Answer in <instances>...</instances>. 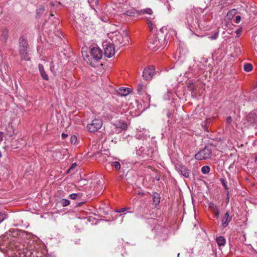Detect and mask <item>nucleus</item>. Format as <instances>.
Returning a JSON list of instances; mask_svg holds the SVG:
<instances>
[{
	"label": "nucleus",
	"instance_id": "obj_1",
	"mask_svg": "<svg viewBox=\"0 0 257 257\" xmlns=\"http://www.w3.org/2000/svg\"><path fill=\"white\" fill-rule=\"evenodd\" d=\"M29 45L26 37L21 36L19 40V52L22 60L29 61L30 58L28 54Z\"/></svg>",
	"mask_w": 257,
	"mask_h": 257
},
{
	"label": "nucleus",
	"instance_id": "obj_2",
	"mask_svg": "<svg viewBox=\"0 0 257 257\" xmlns=\"http://www.w3.org/2000/svg\"><path fill=\"white\" fill-rule=\"evenodd\" d=\"M90 53L91 56L90 58H89L88 55H86L85 57H84V59L86 61H89V64L94 67L95 64L92 61L94 60L95 62H98L100 60L102 57L103 53L100 48L96 47H93L90 49Z\"/></svg>",
	"mask_w": 257,
	"mask_h": 257
},
{
	"label": "nucleus",
	"instance_id": "obj_3",
	"mask_svg": "<svg viewBox=\"0 0 257 257\" xmlns=\"http://www.w3.org/2000/svg\"><path fill=\"white\" fill-rule=\"evenodd\" d=\"M153 13V11L150 8H147L138 11L134 8H131L122 13L121 14V17H123V16L134 17L144 14L151 15Z\"/></svg>",
	"mask_w": 257,
	"mask_h": 257
},
{
	"label": "nucleus",
	"instance_id": "obj_4",
	"mask_svg": "<svg viewBox=\"0 0 257 257\" xmlns=\"http://www.w3.org/2000/svg\"><path fill=\"white\" fill-rule=\"evenodd\" d=\"M164 43V39H159L158 36L154 35L150 40L148 47L151 50L156 51L160 48Z\"/></svg>",
	"mask_w": 257,
	"mask_h": 257
},
{
	"label": "nucleus",
	"instance_id": "obj_5",
	"mask_svg": "<svg viewBox=\"0 0 257 257\" xmlns=\"http://www.w3.org/2000/svg\"><path fill=\"white\" fill-rule=\"evenodd\" d=\"M103 122L100 119H94L87 125L88 131L91 133H95L100 129L102 126Z\"/></svg>",
	"mask_w": 257,
	"mask_h": 257
},
{
	"label": "nucleus",
	"instance_id": "obj_6",
	"mask_svg": "<svg viewBox=\"0 0 257 257\" xmlns=\"http://www.w3.org/2000/svg\"><path fill=\"white\" fill-rule=\"evenodd\" d=\"M211 155V150L207 147H205L196 154L195 158L197 160H202L210 158Z\"/></svg>",
	"mask_w": 257,
	"mask_h": 257
},
{
	"label": "nucleus",
	"instance_id": "obj_7",
	"mask_svg": "<svg viewBox=\"0 0 257 257\" xmlns=\"http://www.w3.org/2000/svg\"><path fill=\"white\" fill-rule=\"evenodd\" d=\"M155 72V68L153 66L146 67L143 72V77L146 80H151Z\"/></svg>",
	"mask_w": 257,
	"mask_h": 257
},
{
	"label": "nucleus",
	"instance_id": "obj_8",
	"mask_svg": "<svg viewBox=\"0 0 257 257\" xmlns=\"http://www.w3.org/2000/svg\"><path fill=\"white\" fill-rule=\"evenodd\" d=\"M113 133L119 134L127 128V124L123 121H118L113 124Z\"/></svg>",
	"mask_w": 257,
	"mask_h": 257
},
{
	"label": "nucleus",
	"instance_id": "obj_9",
	"mask_svg": "<svg viewBox=\"0 0 257 257\" xmlns=\"http://www.w3.org/2000/svg\"><path fill=\"white\" fill-rule=\"evenodd\" d=\"M124 39H125L127 41H128V37L127 36H125V38H123V37L121 34H120L118 32L115 33V35L112 39V41L116 45L118 44L121 46H124L126 44V43L124 41Z\"/></svg>",
	"mask_w": 257,
	"mask_h": 257
},
{
	"label": "nucleus",
	"instance_id": "obj_10",
	"mask_svg": "<svg viewBox=\"0 0 257 257\" xmlns=\"http://www.w3.org/2000/svg\"><path fill=\"white\" fill-rule=\"evenodd\" d=\"M104 50V54L106 57L110 58L113 56L115 52L114 45L112 44H106Z\"/></svg>",
	"mask_w": 257,
	"mask_h": 257
},
{
	"label": "nucleus",
	"instance_id": "obj_11",
	"mask_svg": "<svg viewBox=\"0 0 257 257\" xmlns=\"http://www.w3.org/2000/svg\"><path fill=\"white\" fill-rule=\"evenodd\" d=\"M201 85L202 86L201 84H196L192 81H190L188 83L187 87L188 89L191 91L192 94L196 95L199 93L198 88H199Z\"/></svg>",
	"mask_w": 257,
	"mask_h": 257
},
{
	"label": "nucleus",
	"instance_id": "obj_12",
	"mask_svg": "<svg viewBox=\"0 0 257 257\" xmlns=\"http://www.w3.org/2000/svg\"><path fill=\"white\" fill-rule=\"evenodd\" d=\"M149 15L150 17L146 18V22L150 31L153 32L156 30L155 22L154 21L155 16L153 14Z\"/></svg>",
	"mask_w": 257,
	"mask_h": 257
},
{
	"label": "nucleus",
	"instance_id": "obj_13",
	"mask_svg": "<svg viewBox=\"0 0 257 257\" xmlns=\"http://www.w3.org/2000/svg\"><path fill=\"white\" fill-rule=\"evenodd\" d=\"M246 119L249 124H254L257 122V114L251 111L246 116Z\"/></svg>",
	"mask_w": 257,
	"mask_h": 257
},
{
	"label": "nucleus",
	"instance_id": "obj_14",
	"mask_svg": "<svg viewBox=\"0 0 257 257\" xmlns=\"http://www.w3.org/2000/svg\"><path fill=\"white\" fill-rule=\"evenodd\" d=\"M232 216H230L228 212H226L224 217L221 219L222 226L226 227L228 225L229 223L232 220Z\"/></svg>",
	"mask_w": 257,
	"mask_h": 257
},
{
	"label": "nucleus",
	"instance_id": "obj_15",
	"mask_svg": "<svg viewBox=\"0 0 257 257\" xmlns=\"http://www.w3.org/2000/svg\"><path fill=\"white\" fill-rule=\"evenodd\" d=\"M38 67H39V71H40V73L41 74L42 77L44 79L48 80L49 79L48 76L46 74V72L44 70L43 65L42 64H39Z\"/></svg>",
	"mask_w": 257,
	"mask_h": 257
},
{
	"label": "nucleus",
	"instance_id": "obj_16",
	"mask_svg": "<svg viewBox=\"0 0 257 257\" xmlns=\"http://www.w3.org/2000/svg\"><path fill=\"white\" fill-rule=\"evenodd\" d=\"M216 241L217 244L219 246H224L226 242L225 238L222 236L217 237L216 238Z\"/></svg>",
	"mask_w": 257,
	"mask_h": 257
},
{
	"label": "nucleus",
	"instance_id": "obj_17",
	"mask_svg": "<svg viewBox=\"0 0 257 257\" xmlns=\"http://www.w3.org/2000/svg\"><path fill=\"white\" fill-rule=\"evenodd\" d=\"M181 174L186 178H188L190 175V171L185 167H181L180 169Z\"/></svg>",
	"mask_w": 257,
	"mask_h": 257
},
{
	"label": "nucleus",
	"instance_id": "obj_18",
	"mask_svg": "<svg viewBox=\"0 0 257 257\" xmlns=\"http://www.w3.org/2000/svg\"><path fill=\"white\" fill-rule=\"evenodd\" d=\"M129 92V89L127 88L120 87L117 90L118 93L122 96L126 95L127 94H128Z\"/></svg>",
	"mask_w": 257,
	"mask_h": 257
},
{
	"label": "nucleus",
	"instance_id": "obj_19",
	"mask_svg": "<svg viewBox=\"0 0 257 257\" xmlns=\"http://www.w3.org/2000/svg\"><path fill=\"white\" fill-rule=\"evenodd\" d=\"M145 88H146V85L144 83H139L137 87L138 93L140 94H142Z\"/></svg>",
	"mask_w": 257,
	"mask_h": 257
},
{
	"label": "nucleus",
	"instance_id": "obj_20",
	"mask_svg": "<svg viewBox=\"0 0 257 257\" xmlns=\"http://www.w3.org/2000/svg\"><path fill=\"white\" fill-rule=\"evenodd\" d=\"M23 248H22L21 247V245H15V249L16 250H17L18 251H19L18 253L21 255V254H23L24 255H25V253H26V252L25 251V249L24 248V245H22Z\"/></svg>",
	"mask_w": 257,
	"mask_h": 257
},
{
	"label": "nucleus",
	"instance_id": "obj_21",
	"mask_svg": "<svg viewBox=\"0 0 257 257\" xmlns=\"http://www.w3.org/2000/svg\"><path fill=\"white\" fill-rule=\"evenodd\" d=\"M109 164H110L111 166L114 167L117 170H119L120 169L121 165L118 161L111 162H109Z\"/></svg>",
	"mask_w": 257,
	"mask_h": 257
},
{
	"label": "nucleus",
	"instance_id": "obj_22",
	"mask_svg": "<svg viewBox=\"0 0 257 257\" xmlns=\"http://www.w3.org/2000/svg\"><path fill=\"white\" fill-rule=\"evenodd\" d=\"M208 206H209V208L210 209V210H211V211L212 212H215V211L218 210L217 206L214 203H213L212 202H210L208 204Z\"/></svg>",
	"mask_w": 257,
	"mask_h": 257
},
{
	"label": "nucleus",
	"instance_id": "obj_23",
	"mask_svg": "<svg viewBox=\"0 0 257 257\" xmlns=\"http://www.w3.org/2000/svg\"><path fill=\"white\" fill-rule=\"evenodd\" d=\"M210 170V168L208 166H204L201 168V172L203 174H208Z\"/></svg>",
	"mask_w": 257,
	"mask_h": 257
},
{
	"label": "nucleus",
	"instance_id": "obj_24",
	"mask_svg": "<svg viewBox=\"0 0 257 257\" xmlns=\"http://www.w3.org/2000/svg\"><path fill=\"white\" fill-rule=\"evenodd\" d=\"M235 14H236V10L232 9L228 12V13L227 14V16L229 19H231L233 18V17L235 15Z\"/></svg>",
	"mask_w": 257,
	"mask_h": 257
},
{
	"label": "nucleus",
	"instance_id": "obj_25",
	"mask_svg": "<svg viewBox=\"0 0 257 257\" xmlns=\"http://www.w3.org/2000/svg\"><path fill=\"white\" fill-rule=\"evenodd\" d=\"M252 69V66L251 64L246 63L244 65V70L246 72H250Z\"/></svg>",
	"mask_w": 257,
	"mask_h": 257
},
{
	"label": "nucleus",
	"instance_id": "obj_26",
	"mask_svg": "<svg viewBox=\"0 0 257 257\" xmlns=\"http://www.w3.org/2000/svg\"><path fill=\"white\" fill-rule=\"evenodd\" d=\"M60 204L62 206L65 207L69 205L70 201L68 199H63L60 201Z\"/></svg>",
	"mask_w": 257,
	"mask_h": 257
},
{
	"label": "nucleus",
	"instance_id": "obj_27",
	"mask_svg": "<svg viewBox=\"0 0 257 257\" xmlns=\"http://www.w3.org/2000/svg\"><path fill=\"white\" fill-rule=\"evenodd\" d=\"M45 9L43 7H40L39 9H37L36 10V13L37 15L38 16H41L44 12Z\"/></svg>",
	"mask_w": 257,
	"mask_h": 257
},
{
	"label": "nucleus",
	"instance_id": "obj_28",
	"mask_svg": "<svg viewBox=\"0 0 257 257\" xmlns=\"http://www.w3.org/2000/svg\"><path fill=\"white\" fill-rule=\"evenodd\" d=\"M218 34H219V31H216L214 33L213 35L209 36L208 38H209V39H210V40H216L217 39V38L218 37Z\"/></svg>",
	"mask_w": 257,
	"mask_h": 257
},
{
	"label": "nucleus",
	"instance_id": "obj_29",
	"mask_svg": "<svg viewBox=\"0 0 257 257\" xmlns=\"http://www.w3.org/2000/svg\"><path fill=\"white\" fill-rule=\"evenodd\" d=\"M7 217V214L3 212H0V223L3 222Z\"/></svg>",
	"mask_w": 257,
	"mask_h": 257
},
{
	"label": "nucleus",
	"instance_id": "obj_30",
	"mask_svg": "<svg viewBox=\"0 0 257 257\" xmlns=\"http://www.w3.org/2000/svg\"><path fill=\"white\" fill-rule=\"evenodd\" d=\"M159 194H156L153 196L154 201L156 203V204H158L160 202V197H159Z\"/></svg>",
	"mask_w": 257,
	"mask_h": 257
},
{
	"label": "nucleus",
	"instance_id": "obj_31",
	"mask_svg": "<svg viewBox=\"0 0 257 257\" xmlns=\"http://www.w3.org/2000/svg\"><path fill=\"white\" fill-rule=\"evenodd\" d=\"M220 181L222 185H223V186L225 189V190H228V187H227V182L225 181V180L224 179H223V178H220Z\"/></svg>",
	"mask_w": 257,
	"mask_h": 257
},
{
	"label": "nucleus",
	"instance_id": "obj_32",
	"mask_svg": "<svg viewBox=\"0 0 257 257\" xmlns=\"http://www.w3.org/2000/svg\"><path fill=\"white\" fill-rule=\"evenodd\" d=\"M78 197H80L79 194L73 193L69 195V198L71 199H76Z\"/></svg>",
	"mask_w": 257,
	"mask_h": 257
},
{
	"label": "nucleus",
	"instance_id": "obj_33",
	"mask_svg": "<svg viewBox=\"0 0 257 257\" xmlns=\"http://www.w3.org/2000/svg\"><path fill=\"white\" fill-rule=\"evenodd\" d=\"M160 231H161L163 233H165L163 239H165L167 236L166 229L163 228L162 227H160Z\"/></svg>",
	"mask_w": 257,
	"mask_h": 257
},
{
	"label": "nucleus",
	"instance_id": "obj_34",
	"mask_svg": "<svg viewBox=\"0 0 257 257\" xmlns=\"http://www.w3.org/2000/svg\"><path fill=\"white\" fill-rule=\"evenodd\" d=\"M77 141V137L75 136H72L71 137V144H75L76 142Z\"/></svg>",
	"mask_w": 257,
	"mask_h": 257
},
{
	"label": "nucleus",
	"instance_id": "obj_35",
	"mask_svg": "<svg viewBox=\"0 0 257 257\" xmlns=\"http://www.w3.org/2000/svg\"><path fill=\"white\" fill-rule=\"evenodd\" d=\"M241 17L240 16H237L235 17L234 22L236 24H238L240 22Z\"/></svg>",
	"mask_w": 257,
	"mask_h": 257
},
{
	"label": "nucleus",
	"instance_id": "obj_36",
	"mask_svg": "<svg viewBox=\"0 0 257 257\" xmlns=\"http://www.w3.org/2000/svg\"><path fill=\"white\" fill-rule=\"evenodd\" d=\"M128 209H129L128 208H121V209H120L119 210H117L116 211V212H123L125 211L126 210H127Z\"/></svg>",
	"mask_w": 257,
	"mask_h": 257
},
{
	"label": "nucleus",
	"instance_id": "obj_37",
	"mask_svg": "<svg viewBox=\"0 0 257 257\" xmlns=\"http://www.w3.org/2000/svg\"><path fill=\"white\" fill-rule=\"evenodd\" d=\"M226 123L230 124L232 121V118L231 116H228L226 120Z\"/></svg>",
	"mask_w": 257,
	"mask_h": 257
},
{
	"label": "nucleus",
	"instance_id": "obj_38",
	"mask_svg": "<svg viewBox=\"0 0 257 257\" xmlns=\"http://www.w3.org/2000/svg\"><path fill=\"white\" fill-rule=\"evenodd\" d=\"M213 213L214 214V215L216 218L219 217V211L218 210L215 211V212H213Z\"/></svg>",
	"mask_w": 257,
	"mask_h": 257
},
{
	"label": "nucleus",
	"instance_id": "obj_39",
	"mask_svg": "<svg viewBox=\"0 0 257 257\" xmlns=\"http://www.w3.org/2000/svg\"><path fill=\"white\" fill-rule=\"evenodd\" d=\"M68 137V134L62 133L61 135V137L62 139H65Z\"/></svg>",
	"mask_w": 257,
	"mask_h": 257
},
{
	"label": "nucleus",
	"instance_id": "obj_40",
	"mask_svg": "<svg viewBox=\"0 0 257 257\" xmlns=\"http://www.w3.org/2000/svg\"><path fill=\"white\" fill-rule=\"evenodd\" d=\"M76 166V164L75 163L71 165V166L70 167V168L69 169V170H68V172H69L70 170L74 169Z\"/></svg>",
	"mask_w": 257,
	"mask_h": 257
},
{
	"label": "nucleus",
	"instance_id": "obj_41",
	"mask_svg": "<svg viewBox=\"0 0 257 257\" xmlns=\"http://www.w3.org/2000/svg\"><path fill=\"white\" fill-rule=\"evenodd\" d=\"M3 138V133L0 132V141H2Z\"/></svg>",
	"mask_w": 257,
	"mask_h": 257
},
{
	"label": "nucleus",
	"instance_id": "obj_42",
	"mask_svg": "<svg viewBox=\"0 0 257 257\" xmlns=\"http://www.w3.org/2000/svg\"><path fill=\"white\" fill-rule=\"evenodd\" d=\"M93 2L96 5H98V0H94L93 1Z\"/></svg>",
	"mask_w": 257,
	"mask_h": 257
},
{
	"label": "nucleus",
	"instance_id": "obj_43",
	"mask_svg": "<svg viewBox=\"0 0 257 257\" xmlns=\"http://www.w3.org/2000/svg\"><path fill=\"white\" fill-rule=\"evenodd\" d=\"M229 198L228 196H227V197L226 199V202L228 203L229 202Z\"/></svg>",
	"mask_w": 257,
	"mask_h": 257
},
{
	"label": "nucleus",
	"instance_id": "obj_44",
	"mask_svg": "<svg viewBox=\"0 0 257 257\" xmlns=\"http://www.w3.org/2000/svg\"><path fill=\"white\" fill-rule=\"evenodd\" d=\"M254 162H257V155L254 157Z\"/></svg>",
	"mask_w": 257,
	"mask_h": 257
},
{
	"label": "nucleus",
	"instance_id": "obj_45",
	"mask_svg": "<svg viewBox=\"0 0 257 257\" xmlns=\"http://www.w3.org/2000/svg\"><path fill=\"white\" fill-rule=\"evenodd\" d=\"M2 152L0 151V158L2 157Z\"/></svg>",
	"mask_w": 257,
	"mask_h": 257
},
{
	"label": "nucleus",
	"instance_id": "obj_46",
	"mask_svg": "<svg viewBox=\"0 0 257 257\" xmlns=\"http://www.w3.org/2000/svg\"><path fill=\"white\" fill-rule=\"evenodd\" d=\"M9 136H10V137H12L13 136V134H10Z\"/></svg>",
	"mask_w": 257,
	"mask_h": 257
},
{
	"label": "nucleus",
	"instance_id": "obj_47",
	"mask_svg": "<svg viewBox=\"0 0 257 257\" xmlns=\"http://www.w3.org/2000/svg\"><path fill=\"white\" fill-rule=\"evenodd\" d=\"M179 255H180V253H178V255H177V256H178V257L179 256Z\"/></svg>",
	"mask_w": 257,
	"mask_h": 257
}]
</instances>
